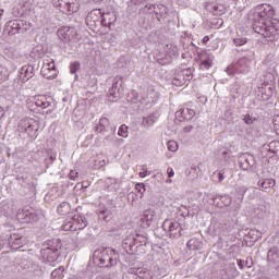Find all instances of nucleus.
I'll list each match as a JSON object with an SVG mask.
<instances>
[{
	"label": "nucleus",
	"mask_w": 279,
	"mask_h": 279,
	"mask_svg": "<svg viewBox=\"0 0 279 279\" xmlns=\"http://www.w3.org/2000/svg\"><path fill=\"white\" fill-rule=\"evenodd\" d=\"M138 236H140V235H136V238L134 239L135 243L138 242Z\"/></svg>",
	"instance_id": "680f3d73"
},
{
	"label": "nucleus",
	"mask_w": 279,
	"mask_h": 279,
	"mask_svg": "<svg viewBox=\"0 0 279 279\" xmlns=\"http://www.w3.org/2000/svg\"><path fill=\"white\" fill-rule=\"evenodd\" d=\"M274 95V89L271 87L265 88L262 92V97L264 101H269V98Z\"/></svg>",
	"instance_id": "2f4dec72"
},
{
	"label": "nucleus",
	"mask_w": 279,
	"mask_h": 279,
	"mask_svg": "<svg viewBox=\"0 0 279 279\" xmlns=\"http://www.w3.org/2000/svg\"><path fill=\"white\" fill-rule=\"evenodd\" d=\"M256 32L264 38H268L270 43H274V40H278V36H279L278 26L272 25L271 23L265 24V22H263V26H260L259 29Z\"/></svg>",
	"instance_id": "7ed1b4c3"
},
{
	"label": "nucleus",
	"mask_w": 279,
	"mask_h": 279,
	"mask_svg": "<svg viewBox=\"0 0 279 279\" xmlns=\"http://www.w3.org/2000/svg\"><path fill=\"white\" fill-rule=\"evenodd\" d=\"M20 132H25L29 136H36L38 132V122L32 118H24L19 123Z\"/></svg>",
	"instance_id": "20e7f679"
},
{
	"label": "nucleus",
	"mask_w": 279,
	"mask_h": 279,
	"mask_svg": "<svg viewBox=\"0 0 279 279\" xmlns=\"http://www.w3.org/2000/svg\"><path fill=\"white\" fill-rule=\"evenodd\" d=\"M32 104H35L37 108H41V110H46L51 106V98L45 95H38L31 98Z\"/></svg>",
	"instance_id": "1a4fd4ad"
},
{
	"label": "nucleus",
	"mask_w": 279,
	"mask_h": 279,
	"mask_svg": "<svg viewBox=\"0 0 279 279\" xmlns=\"http://www.w3.org/2000/svg\"><path fill=\"white\" fill-rule=\"evenodd\" d=\"M208 40H210V38H209L208 36H205V37L203 38V43H208Z\"/></svg>",
	"instance_id": "13d9d810"
},
{
	"label": "nucleus",
	"mask_w": 279,
	"mask_h": 279,
	"mask_svg": "<svg viewBox=\"0 0 279 279\" xmlns=\"http://www.w3.org/2000/svg\"><path fill=\"white\" fill-rule=\"evenodd\" d=\"M162 228L170 239H180L182 236V227L175 220H165Z\"/></svg>",
	"instance_id": "f03ea898"
},
{
	"label": "nucleus",
	"mask_w": 279,
	"mask_h": 279,
	"mask_svg": "<svg viewBox=\"0 0 279 279\" xmlns=\"http://www.w3.org/2000/svg\"><path fill=\"white\" fill-rule=\"evenodd\" d=\"M108 125H110V120H108V118H100L98 124L95 126L96 134H105L108 132Z\"/></svg>",
	"instance_id": "6ab92c4d"
},
{
	"label": "nucleus",
	"mask_w": 279,
	"mask_h": 279,
	"mask_svg": "<svg viewBox=\"0 0 279 279\" xmlns=\"http://www.w3.org/2000/svg\"><path fill=\"white\" fill-rule=\"evenodd\" d=\"M154 274L151 270H148L147 268H142L136 270V278L135 279H153Z\"/></svg>",
	"instance_id": "393cba45"
},
{
	"label": "nucleus",
	"mask_w": 279,
	"mask_h": 279,
	"mask_svg": "<svg viewBox=\"0 0 279 279\" xmlns=\"http://www.w3.org/2000/svg\"><path fill=\"white\" fill-rule=\"evenodd\" d=\"M69 175H70V180H77L78 173L75 170H71Z\"/></svg>",
	"instance_id": "de8ad7c7"
},
{
	"label": "nucleus",
	"mask_w": 279,
	"mask_h": 279,
	"mask_svg": "<svg viewBox=\"0 0 279 279\" xmlns=\"http://www.w3.org/2000/svg\"><path fill=\"white\" fill-rule=\"evenodd\" d=\"M243 121L247 124V125H252V123H254V120L252 117H250V114L244 116Z\"/></svg>",
	"instance_id": "a18cd8bd"
},
{
	"label": "nucleus",
	"mask_w": 279,
	"mask_h": 279,
	"mask_svg": "<svg viewBox=\"0 0 279 279\" xmlns=\"http://www.w3.org/2000/svg\"><path fill=\"white\" fill-rule=\"evenodd\" d=\"M72 32L73 31L69 26H63L57 31V36L62 43H69V40H71Z\"/></svg>",
	"instance_id": "2eb2a0df"
},
{
	"label": "nucleus",
	"mask_w": 279,
	"mask_h": 279,
	"mask_svg": "<svg viewBox=\"0 0 279 279\" xmlns=\"http://www.w3.org/2000/svg\"><path fill=\"white\" fill-rule=\"evenodd\" d=\"M101 24L105 27H112V25H114V22L117 21V15H114V13L112 12H108V13H104L101 15Z\"/></svg>",
	"instance_id": "a211bd4d"
},
{
	"label": "nucleus",
	"mask_w": 279,
	"mask_h": 279,
	"mask_svg": "<svg viewBox=\"0 0 279 279\" xmlns=\"http://www.w3.org/2000/svg\"><path fill=\"white\" fill-rule=\"evenodd\" d=\"M113 265H114V259L112 258V256L109 255L106 267H112Z\"/></svg>",
	"instance_id": "09e8293b"
},
{
	"label": "nucleus",
	"mask_w": 279,
	"mask_h": 279,
	"mask_svg": "<svg viewBox=\"0 0 279 279\" xmlns=\"http://www.w3.org/2000/svg\"><path fill=\"white\" fill-rule=\"evenodd\" d=\"M154 123H156V118H154V116H148L142 120V125H144V128H151Z\"/></svg>",
	"instance_id": "c85d7f7f"
},
{
	"label": "nucleus",
	"mask_w": 279,
	"mask_h": 279,
	"mask_svg": "<svg viewBox=\"0 0 279 279\" xmlns=\"http://www.w3.org/2000/svg\"><path fill=\"white\" fill-rule=\"evenodd\" d=\"M97 14H101V11L99 10H94L90 13H88L87 15V22L88 21H93L94 23H96V21H98L97 19H95V16H97Z\"/></svg>",
	"instance_id": "473e14b6"
},
{
	"label": "nucleus",
	"mask_w": 279,
	"mask_h": 279,
	"mask_svg": "<svg viewBox=\"0 0 279 279\" xmlns=\"http://www.w3.org/2000/svg\"><path fill=\"white\" fill-rule=\"evenodd\" d=\"M257 186L263 191H269V189H274V186H276V180L265 179L263 181H258Z\"/></svg>",
	"instance_id": "5701e85b"
},
{
	"label": "nucleus",
	"mask_w": 279,
	"mask_h": 279,
	"mask_svg": "<svg viewBox=\"0 0 279 279\" xmlns=\"http://www.w3.org/2000/svg\"><path fill=\"white\" fill-rule=\"evenodd\" d=\"M140 97H141V96L138 95V93H137L136 90H132V92L128 95L126 99H128V101H130V104H138Z\"/></svg>",
	"instance_id": "c756f323"
},
{
	"label": "nucleus",
	"mask_w": 279,
	"mask_h": 279,
	"mask_svg": "<svg viewBox=\"0 0 279 279\" xmlns=\"http://www.w3.org/2000/svg\"><path fill=\"white\" fill-rule=\"evenodd\" d=\"M155 8H156V5L149 4L148 10H153V9H155Z\"/></svg>",
	"instance_id": "052dcab7"
},
{
	"label": "nucleus",
	"mask_w": 279,
	"mask_h": 279,
	"mask_svg": "<svg viewBox=\"0 0 279 279\" xmlns=\"http://www.w3.org/2000/svg\"><path fill=\"white\" fill-rule=\"evenodd\" d=\"M57 211L59 215H69L71 213V204L69 202L61 203Z\"/></svg>",
	"instance_id": "a878e982"
},
{
	"label": "nucleus",
	"mask_w": 279,
	"mask_h": 279,
	"mask_svg": "<svg viewBox=\"0 0 279 279\" xmlns=\"http://www.w3.org/2000/svg\"><path fill=\"white\" fill-rule=\"evenodd\" d=\"M105 184L108 186V189H111V191H119L121 186V182H119V179H114L112 177H109L105 180Z\"/></svg>",
	"instance_id": "b1692460"
},
{
	"label": "nucleus",
	"mask_w": 279,
	"mask_h": 279,
	"mask_svg": "<svg viewBox=\"0 0 279 279\" xmlns=\"http://www.w3.org/2000/svg\"><path fill=\"white\" fill-rule=\"evenodd\" d=\"M135 190L137 193H141V195H143V193H145V183H136Z\"/></svg>",
	"instance_id": "ea45409f"
},
{
	"label": "nucleus",
	"mask_w": 279,
	"mask_h": 279,
	"mask_svg": "<svg viewBox=\"0 0 279 279\" xmlns=\"http://www.w3.org/2000/svg\"><path fill=\"white\" fill-rule=\"evenodd\" d=\"M167 173H168V178H173V175H175V172L173 171V168H168Z\"/></svg>",
	"instance_id": "603ef678"
},
{
	"label": "nucleus",
	"mask_w": 279,
	"mask_h": 279,
	"mask_svg": "<svg viewBox=\"0 0 279 279\" xmlns=\"http://www.w3.org/2000/svg\"><path fill=\"white\" fill-rule=\"evenodd\" d=\"M53 5L57 10L63 13H75L80 10V2L77 0H53Z\"/></svg>",
	"instance_id": "f257e3e1"
},
{
	"label": "nucleus",
	"mask_w": 279,
	"mask_h": 279,
	"mask_svg": "<svg viewBox=\"0 0 279 279\" xmlns=\"http://www.w3.org/2000/svg\"><path fill=\"white\" fill-rule=\"evenodd\" d=\"M117 143H118V145H123V143H125V141L123 138H118Z\"/></svg>",
	"instance_id": "6e6d98bb"
},
{
	"label": "nucleus",
	"mask_w": 279,
	"mask_h": 279,
	"mask_svg": "<svg viewBox=\"0 0 279 279\" xmlns=\"http://www.w3.org/2000/svg\"><path fill=\"white\" fill-rule=\"evenodd\" d=\"M199 62H201V68L203 69H210L213 66V58L210 54H207L206 52H202L199 56Z\"/></svg>",
	"instance_id": "aec40b11"
},
{
	"label": "nucleus",
	"mask_w": 279,
	"mask_h": 279,
	"mask_svg": "<svg viewBox=\"0 0 279 279\" xmlns=\"http://www.w3.org/2000/svg\"><path fill=\"white\" fill-rule=\"evenodd\" d=\"M61 228H62V230H63L64 232H69V231H71V232H76L72 219L65 221V222L62 225Z\"/></svg>",
	"instance_id": "7c9ffc66"
},
{
	"label": "nucleus",
	"mask_w": 279,
	"mask_h": 279,
	"mask_svg": "<svg viewBox=\"0 0 279 279\" xmlns=\"http://www.w3.org/2000/svg\"><path fill=\"white\" fill-rule=\"evenodd\" d=\"M0 112H3V108L0 107Z\"/></svg>",
	"instance_id": "0e129e2a"
},
{
	"label": "nucleus",
	"mask_w": 279,
	"mask_h": 279,
	"mask_svg": "<svg viewBox=\"0 0 279 279\" xmlns=\"http://www.w3.org/2000/svg\"><path fill=\"white\" fill-rule=\"evenodd\" d=\"M21 235H19L17 233L5 236L8 245L11 247V250H19L20 247H23V242H21Z\"/></svg>",
	"instance_id": "f8f14e48"
},
{
	"label": "nucleus",
	"mask_w": 279,
	"mask_h": 279,
	"mask_svg": "<svg viewBox=\"0 0 279 279\" xmlns=\"http://www.w3.org/2000/svg\"><path fill=\"white\" fill-rule=\"evenodd\" d=\"M274 129L276 130L277 134H279V116L272 119Z\"/></svg>",
	"instance_id": "a19ab883"
},
{
	"label": "nucleus",
	"mask_w": 279,
	"mask_h": 279,
	"mask_svg": "<svg viewBox=\"0 0 279 279\" xmlns=\"http://www.w3.org/2000/svg\"><path fill=\"white\" fill-rule=\"evenodd\" d=\"M72 223L74 226V230L77 232V230H84L86 226H88V220L84 215L76 214L73 216Z\"/></svg>",
	"instance_id": "9b49d317"
},
{
	"label": "nucleus",
	"mask_w": 279,
	"mask_h": 279,
	"mask_svg": "<svg viewBox=\"0 0 279 279\" xmlns=\"http://www.w3.org/2000/svg\"><path fill=\"white\" fill-rule=\"evenodd\" d=\"M34 77V66L32 65H24L20 70V80L22 82H29Z\"/></svg>",
	"instance_id": "ddd939ff"
},
{
	"label": "nucleus",
	"mask_w": 279,
	"mask_h": 279,
	"mask_svg": "<svg viewBox=\"0 0 279 279\" xmlns=\"http://www.w3.org/2000/svg\"><path fill=\"white\" fill-rule=\"evenodd\" d=\"M172 84H174V86H182V84H184V82L180 81V78H173Z\"/></svg>",
	"instance_id": "8fccbe9b"
},
{
	"label": "nucleus",
	"mask_w": 279,
	"mask_h": 279,
	"mask_svg": "<svg viewBox=\"0 0 279 279\" xmlns=\"http://www.w3.org/2000/svg\"><path fill=\"white\" fill-rule=\"evenodd\" d=\"M3 12H4L3 10H0V19H1V15L3 14Z\"/></svg>",
	"instance_id": "e2e57ef3"
},
{
	"label": "nucleus",
	"mask_w": 279,
	"mask_h": 279,
	"mask_svg": "<svg viewBox=\"0 0 279 279\" xmlns=\"http://www.w3.org/2000/svg\"><path fill=\"white\" fill-rule=\"evenodd\" d=\"M40 73L46 80L56 78L58 75V70H56V63L53 62V60H45Z\"/></svg>",
	"instance_id": "39448f33"
},
{
	"label": "nucleus",
	"mask_w": 279,
	"mask_h": 279,
	"mask_svg": "<svg viewBox=\"0 0 279 279\" xmlns=\"http://www.w3.org/2000/svg\"><path fill=\"white\" fill-rule=\"evenodd\" d=\"M142 171L143 172L138 173L140 178H147V175H151V172L147 171V168H145V166H143Z\"/></svg>",
	"instance_id": "79ce46f5"
},
{
	"label": "nucleus",
	"mask_w": 279,
	"mask_h": 279,
	"mask_svg": "<svg viewBox=\"0 0 279 279\" xmlns=\"http://www.w3.org/2000/svg\"><path fill=\"white\" fill-rule=\"evenodd\" d=\"M213 178H217L218 182H223V172H214Z\"/></svg>",
	"instance_id": "c03bdc74"
},
{
	"label": "nucleus",
	"mask_w": 279,
	"mask_h": 279,
	"mask_svg": "<svg viewBox=\"0 0 279 279\" xmlns=\"http://www.w3.org/2000/svg\"><path fill=\"white\" fill-rule=\"evenodd\" d=\"M191 130H193V126H192V125L184 128V132H191Z\"/></svg>",
	"instance_id": "4d7b16f0"
},
{
	"label": "nucleus",
	"mask_w": 279,
	"mask_h": 279,
	"mask_svg": "<svg viewBox=\"0 0 279 279\" xmlns=\"http://www.w3.org/2000/svg\"><path fill=\"white\" fill-rule=\"evenodd\" d=\"M128 245H130L126 241L123 242L124 250H128Z\"/></svg>",
	"instance_id": "bf43d9fd"
},
{
	"label": "nucleus",
	"mask_w": 279,
	"mask_h": 279,
	"mask_svg": "<svg viewBox=\"0 0 279 279\" xmlns=\"http://www.w3.org/2000/svg\"><path fill=\"white\" fill-rule=\"evenodd\" d=\"M270 205L268 203H259L253 209V217L256 219H268L269 218Z\"/></svg>",
	"instance_id": "0eeeda50"
},
{
	"label": "nucleus",
	"mask_w": 279,
	"mask_h": 279,
	"mask_svg": "<svg viewBox=\"0 0 279 279\" xmlns=\"http://www.w3.org/2000/svg\"><path fill=\"white\" fill-rule=\"evenodd\" d=\"M247 71H250V60L245 58L240 59L236 63L227 69L228 73H247Z\"/></svg>",
	"instance_id": "423d86ee"
},
{
	"label": "nucleus",
	"mask_w": 279,
	"mask_h": 279,
	"mask_svg": "<svg viewBox=\"0 0 279 279\" xmlns=\"http://www.w3.org/2000/svg\"><path fill=\"white\" fill-rule=\"evenodd\" d=\"M51 279H61L64 278V266H60L59 268L54 269L51 275Z\"/></svg>",
	"instance_id": "bb28decb"
},
{
	"label": "nucleus",
	"mask_w": 279,
	"mask_h": 279,
	"mask_svg": "<svg viewBox=\"0 0 279 279\" xmlns=\"http://www.w3.org/2000/svg\"><path fill=\"white\" fill-rule=\"evenodd\" d=\"M238 267L239 269H243V267H245V262L242 259H238Z\"/></svg>",
	"instance_id": "864d4df0"
},
{
	"label": "nucleus",
	"mask_w": 279,
	"mask_h": 279,
	"mask_svg": "<svg viewBox=\"0 0 279 279\" xmlns=\"http://www.w3.org/2000/svg\"><path fill=\"white\" fill-rule=\"evenodd\" d=\"M187 247L193 252H197V250H202V247H204V243L199 239L192 238L187 241Z\"/></svg>",
	"instance_id": "4be33fe9"
},
{
	"label": "nucleus",
	"mask_w": 279,
	"mask_h": 279,
	"mask_svg": "<svg viewBox=\"0 0 279 279\" xmlns=\"http://www.w3.org/2000/svg\"><path fill=\"white\" fill-rule=\"evenodd\" d=\"M177 116L182 117L185 121H191L195 117V110L189 108L180 109L177 111Z\"/></svg>",
	"instance_id": "412c9836"
},
{
	"label": "nucleus",
	"mask_w": 279,
	"mask_h": 279,
	"mask_svg": "<svg viewBox=\"0 0 279 279\" xmlns=\"http://www.w3.org/2000/svg\"><path fill=\"white\" fill-rule=\"evenodd\" d=\"M154 221H156V211L154 209H147L143 213L140 225L142 228H149Z\"/></svg>",
	"instance_id": "6e6552de"
},
{
	"label": "nucleus",
	"mask_w": 279,
	"mask_h": 279,
	"mask_svg": "<svg viewBox=\"0 0 279 279\" xmlns=\"http://www.w3.org/2000/svg\"><path fill=\"white\" fill-rule=\"evenodd\" d=\"M268 147L269 151H272V154H278V149H276V147H279V142H270Z\"/></svg>",
	"instance_id": "e433bc0d"
},
{
	"label": "nucleus",
	"mask_w": 279,
	"mask_h": 279,
	"mask_svg": "<svg viewBox=\"0 0 279 279\" xmlns=\"http://www.w3.org/2000/svg\"><path fill=\"white\" fill-rule=\"evenodd\" d=\"M147 2V0H132V3H134L135 5H138L141 3H145Z\"/></svg>",
	"instance_id": "5fc2aeb1"
},
{
	"label": "nucleus",
	"mask_w": 279,
	"mask_h": 279,
	"mask_svg": "<svg viewBox=\"0 0 279 279\" xmlns=\"http://www.w3.org/2000/svg\"><path fill=\"white\" fill-rule=\"evenodd\" d=\"M114 138H116V135H114V133H112L110 135H107L105 137V141H106V143H114Z\"/></svg>",
	"instance_id": "49530a36"
},
{
	"label": "nucleus",
	"mask_w": 279,
	"mask_h": 279,
	"mask_svg": "<svg viewBox=\"0 0 279 279\" xmlns=\"http://www.w3.org/2000/svg\"><path fill=\"white\" fill-rule=\"evenodd\" d=\"M8 80V77H5V75H3V68L0 65V82H3Z\"/></svg>",
	"instance_id": "3c124183"
},
{
	"label": "nucleus",
	"mask_w": 279,
	"mask_h": 279,
	"mask_svg": "<svg viewBox=\"0 0 279 279\" xmlns=\"http://www.w3.org/2000/svg\"><path fill=\"white\" fill-rule=\"evenodd\" d=\"M167 147H168V149H169V151H178V142H175V141H169L168 143H167Z\"/></svg>",
	"instance_id": "f704fd0d"
},
{
	"label": "nucleus",
	"mask_w": 279,
	"mask_h": 279,
	"mask_svg": "<svg viewBox=\"0 0 279 279\" xmlns=\"http://www.w3.org/2000/svg\"><path fill=\"white\" fill-rule=\"evenodd\" d=\"M274 14H276V11H274L271 4L266 3L259 8L258 16L262 21H270V19H274Z\"/></svg>",
	"instance_id": "9d476101"
},
{
	"label": "nucleus",
	"mask_w": 279,
	"mask_h": 279,
	"mask_svg": "<svg viewBox=\"0 0 279 279\" xmlns=\"http://www.w3.org/2000/svg\"><path fill=\"white\" fill-rule=\"evenodd\" d=\"M110 255L108 253H104L101 258H100V265H108V258Z\"/></svg>",
	"instance_id": "37998d69"
},
{
	"label": "nucleus",
	"mask_w": 279,
	"mask_h": 279,
	"mask_svg": "<svg viewBox=\"0 0 279 279\" xmlns=\"http://www.w3.org/2000/svg\"><path fill=\"white\" fill-rule=\"evenodd\" d=\"M80 69V62L75 61L70 65V73L75 74Z\"/></svg>",
	"instance_id": "58836bf2"
},
{
	"label": "nucleus",
	"mask_w": 279,
	"mask_h": 279,
	"mask_svg": "<svg viewBox=\"0 0 279 279\" xmlns=\"http://www.w3.org/2000/svg\"><path fill=\"white\" fill-rule=\"evenodd\" d=\"M119 80L114 78L113 80V84L112 87L109 89V97H111V101H119V99H121V89H119Z\"/></svg>",
	"instance_id": "f3484780"
},
{
	"label": "nucleus",
	"mask_w": 279,
	"mask_h": 279,
	"mask_svg": "<svg viewBox=\"0 0 279 279\" xmlns=\"http://www.w3.org/2000/svg\"><path fill=\"white\" fill-rule=\"evenodd\" d=\"M129 247H132V244H129Z\"/></svg>",
	"instance_id": "69168bd1"
},
{
	"label": "nucleus",
	"mask_w": 279,
	"mask_h": 279,
	"mask_svg": "<svg viewBox=\"0 0 279 279\" xmlns=\"http://www.w3.org/2000/svg\"><path fill=\"white\" fill-rule=\"evenodd\" d=\"M41 255L48 263H53L58 258V248H44L41 250Z\"/></svg>",
	"instance_id": "dca6fc26"
},
{
	"label": "nucleus",
	"mask_w": 279,
	"mask_h": 279,
	"mask_svg": "<svg viewBox=\"0 0 279 279\" xmlns=\"http://www.w3.org/2000/svg\"><path fill=\"white\" fill-rule=\"evenodd\" d=\"M226 274L228 275L229 279L236 278V276H239V270H236L234 263L230 264V269L227 268Z\"/></svg>",
	"instance_id": "cd10ccee"
},
{
	"label": "nucleus",
	"mask_w": 279,
	"mask_h": 279,
	"mask_svg": "<svg viewBox=\"0 0 279 279\" xmlns=\"http://www.w3.org/2000/svg\"><path fill=\"white\" fill-rule=\"evenodd\" d=\"M245 193H247V187L245 186L238 187L239 199H243V197H245Z\"/></svg>",
	"instance_id": "4c0bfd02"
},
{
	"label": "nucleus",
	"mask_w": 279,
	"mask_h": 279,
	"mask_svg": "<svg viewBox=\"0 0 279 279\" xmlns=\"http://www.w3.org/2000/svg\"><path fill=\"white\" fill-rule=\"evenodd\" d=\"M118 134H119L120 136H122V138H128V125L122 124V125L119 128Z\"/></svg>",
	"instance_id": "72a5a7b5"
},
{
	"label": "nucleus",
	"mask_w": 279,
	"mask_h": 279,
	"mask_svg": "<svg viewBox=\"0 0 279 279\" xmlns=\"http://www.w3.org/2000/svg\"><path fill=\"white\" fill-rule=\"evenodd\" d=\"M233 43L236 47H243V45H245V43H247V39L243 38V37H238L233 39Z\"/></svg>",
	"instance_id": "c9c22d12"
},
{
	"label": "nucleus",
	"mask_w": 279,
	"mask_h": 279,
	"mask_svg": "<svg viewBox=\"0 0 279 279\" xmlns=\"http://www.w3.org/2000/svg\"><path fill=\"white\" fill-rule=\"evenodd\" d=\"M17 220L20 223H32V219H34V214L28 209H20L17 211Z\"/></svg>",
	"instance_id": "4468645a"
}]
</instances>
